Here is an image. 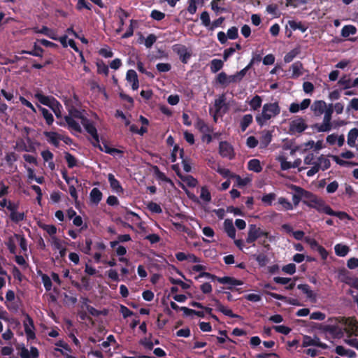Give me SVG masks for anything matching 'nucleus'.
<instances>
[{
  "instance_id": "39448f33",
  "label": "nucleus",
  "mask_w": 358,
  "mask_h": 358,
  "mask_svg": "<svg viewBox=\"0 0 358 358\" xmlns=\"http://www.w3.org/2000/svg\"><path fill=\"white\" fill-rule=\"evenodd\" d=\"M35 97L41 104L48 106L51 109L62 107L60 103L53 96H45L41 92H37L35 94Z\"/></svg>"
},
{
  "instance_id": "cd10ccee",
  "label": "nucleus",
  "mask_w": 358,
  "mask_h": 358,
  "mask_svg": "<svg viewBox=\"0 0 358 358\" xmlns=\"http://www.w3.org/2000/svg\"><path fill=\"white\" fill-rule=\"evenodd\" d=\"M248 169L255 173H260L262 171V167L260 161L257 159H250L248 163Z\"/></svg>"
},
{
  "instance_id": "a18cd8bd",
  "label": "nucleus",
  "mask_w": 358,
  "mask_h": 358,
  "mask_svg": "<svg viewBox=\"0 0 358 358\" xmlns=\"http://www.w3.org/2000/svg\"><path fill=\"white\" fill-rule=\"evenodd\" d=\"M180 310H182L185 315L189 316L192 315H195L199 317H204V312L203 311H198L193 309L188 308L187 307H181Z\"/></svg>"
},
{
  "instance_id": "3c124183",
  "label": "nucleus",
  "mask_w": 358,
  "mask_h": 358,
  "mask_svg": "<svg viewBox=\"0 0 358 358\" xmlns=\"http://www.w3.org/2000/svg\"><path fill=\"white\" fill-rule=\"evenodd\" d=\"M338 85L343 86V90H348L352 87V82L346 75L343 76L338 81Z\"/></svg>"
},
{
  "instance_id": "c9c22d12",
  "label": "nucleus",
  "mask_w": 358,
  "mask_h": 358,
  "mask_svg": "<svg viewBox=\"0 0 358 358\" xmlns=\"http://www.w3.org/2000/svg\"><path fill=\"white\" fill-rule=\"evenodd\" d=\"M357 33V28L354 25H345L341 29V36L344 38L354 35Z\"/></svg>"
},
{
  "instance_id": "ddd939ff",
  "label": "nucleus",
  "mask_w": 358,
  "mask_h": 358,
  "mask_svg": "<svg viewBox=\"0 0 358 358\" xmlns=\"http://www.w3.org/2000/svg\"><path fill=\"white\" fill-rule=\"evenodd\" d=\"M108 180L110 184V187L113 191L117 194L123 193L124 189L113 173H109L108 175Z\"/></svg>"
},
{
  "instance_id": "20e7f679",
  "label": "nucleus",
  "mask_w": 358,
  "mask_h": 358,
  "mask_svg": "<svg viewBox=\"0 0 358 358\" xmlns=\"http://www.w3.org/2000/svg\"><path fill=\"white\" fill-rule=\"evenodd\" d=\"M82 124L84 127L85 131L92 136L94 142L92 143L94 147L96 144L99 145V138L97 133V129L94 126L93 122L88 118H84L82 121Z\"/></svg>"
},
{
  "instance_id": "f257e3e1",
  "label": "nucleus",
  "mask_w": 358,
  "mask_h": 358,
  "mask_svg": "<svg viewBox=\"0 0 358 358\" xmlns=\"http://www.w3.org/2000/svg\"><path fill=\"white\" fill-rule=\"evenodd\" d=\"M280 113V107L278 102L264 104L261 113H258L255 120L259 126L263 127L266 122Z\"/></svg>"
},
{
  "instance_id": "338daca9",
  "label": "nucleus",
  "mask_w": 358,
  "mask_h": 358,
  "mask_svg": "<svg viewBox=\"0 0 358 358\" xmlns=\"http://www.w3.org/2000/svg\"><path fill=\"white\" fill-rule=\"evenodd\" d=\"M5 160L8 165L12 166L17 160V155L14 152H8L5 156Z\"/></svg>"
},
{
  "instance_id": "4468645a",
  "label": "nucleus",
  "mask_w": 358,
  "mask_h": 358,
  "mask_svg": "<svg viewBox=\"0 0 358 358\" xmlns=\"http://www.w3.org/2000/svg\"><path fill=\"white\" fill-rule=\"evenodd\" d=\"M311 208H315L319 213H323L329 215L331 207L330 206L326 204L323 199L318 198V199L316 201V203L313 204Z\"/></svg>"
},
{
  "instance_id": "c756f323",
  "label": "nucleus",
  "mask_w": 358,
  "mask_h": 358,
  "mask_svg": "<svg viewBox=\"0 0 358 358\" xmlns=\"http://www.w3.org/2000/svg\"><path fill=\"white\" fill-rule=\"evenodd\" d=\"M39 110L41 112L43 118L45 120L48 125H51L54 122V117L52 114L45 108L41 106H38Z\"/></svg>"
},
{
  "instance_id": "774afa93",
  "label": "nucleus",
  "mask_w": 358,
  "mask_h": 358,
  "mask_svg": "<svg viewBox=\"0 0 358 358\" xmlns=\"http://www.w3.org/2000/svg\"><path fill=\"white\" fill-rule=\"evenodd\" d=\"M147 208L152 213H161L162 212L161 206L158 203H155L153 201H150L148 204Z\"/></svg>"
},
{
  "instance_id": "412c9836",
  "label": "nucleus",
  "mask_w": 358,
  "mask_h": 358,
  "mask_svg": "<svg viewBox=\"0 0 358 358\" xmlns=\"http://www.w3.org/2000/svg\"><path fill=\"white\" fill-rule=\"evenodd\" d=\"M272 140V134L270 131L264 130L260 138V148H266Z\"/></svg>"
},
{
  "instance_id": "b1692460",
  "label": "nucleus",
  "mask_w": 358,
  "mask_h": 358,
  "mask_svg": "<svg viewBox=\"0 0 358 358\" xmlns=\"http://www.w3.org/2000/svg\"><path fill=\"white\" fill-rule=\"evenodd\" d=\"M44 50L36 43H34L33 50H22L21 54H27L34 57H42Z\"/></svg>"
},
{
  "instance_id": "4d7b16f0",
  "label": "nucleus",
  "mask_w": 358,
  "mask_h": 358,
  "mask_svg": "<svg viewBox=\"0 0 358 358\" xmlns=\"http://www.w3.org/2000/svg\"><path fill=\"white\" fill-rule=\"evenodd\" d=\"M278 203L282 206L284 210H289L293 209V204L285 197H280L278 199Z\"/></svg>"
},
{
  "instance_id": "72a5a7b5",
  "label": "nucleus",
  "mask_w": 358,
  "mask_h": 358,
  "mask_svg": "<svg viewBox=\"0 0 358 358\" xmlns=\"http://www.w3.org/2000/svg\"><path fill=\"white\" fill-rule=\"evenodd\" d=\"M358 138V129L353 128L350 130L348 134V144L350 147H353L355 145V141Z\"/></svg>"
},
{
  "instance_id": "f704fd0d",
  "label": "nucleus",
  "mask_w": 358,
  "mask_h": 358,
  "mask_svg": "<svg viewBox=\"0 0 358 358\" xmlns=\"http://www.w3.org/2000/svg\"><path fill=\"white\" fill-rule=\"evenodd\" d=\"M253 117L251 114H247L243 115L241 120L240 127L242 131H245L246 129L252 122Z\"/></svg>"
},
{
  "instance_id": "dca6fc26",
  "label": "nucleus",
  "mask_w": 358,
  "mask_h": 358,
  "mask_svg": "<svg viewBox=\"0 0 358 358\" xmlns=\"http://www.w3.org/2000/svg\"><path fill=\"white\" fill-rule=\"evenodd\" d=\"M303 203L308 206L309 208H311L313 204L316 203V201L318 199V197L317 195L314 194L311 192L307 191L303 189Z\"/></svg>"
},
{
  "instance_id": "9b49d317",
  "label": "nucleus",
  "mask_w": 358,
  "mask_h": 358,
  "mask_svg": "<svg viewBox=\"0 0 358 358\" xmlns=\"http://www.w3.org/2000/svg\"><path fill=\"white\" fill-rule=\"evenodd\" d=\"M290 188L294 191V194L292 195L293 204L297 206L300 201L303 200V188L295 185H292Z\"/></svg>"
},
{
  "instance_id": "c85d7f7f",
  "label": "nucleus",
  "mask_w": 358,
  "mask_h": 358,
  "mask_svg": "<svg viewBox=\"0 0 358 358\" xmlns=\"http://www.w3.org/2000/svg\"><path fill=\"white\" fill-rule=\"evenodd\" d=\"M334 250L337 256L343 257L348 255L350 251V248L345 245L338 243L334 246Z\"/></svg>"
},
{
  "instance_id": "052dcab7",
  "label": "nucleus",
  "mask_w": 358,
  "mask_h": 358,
  "mask_svg": "<svg viewBox=\"0 0 358 358\" xmlns=\"http://www.w3.org/2000/svg\"><path fill=\"white\" fill-rule=\"evenodd\" d=\"M117 13H118L120 25L122 27L124 24V19L129 16V13L122 8H119Z\"/></svg>"
},
{
  "instance_id": "2eb2a0df",
  "label": "nucleus",
  "mask_w": 358,
  "mask_h": 358,
  "mask_svg": "<svg viewBox=\"0 0 358 358\" xmlns=\"http://www.w3.org/2000/svg\"><path fill=\"white\" fill-rule=\"evenodd\" d=\"M327 107V106L324 101L318 100L313 102L310 108L316 115H320L324 113Z\"/></svg>"
},
{
  "instance_id": "603ef678",
  "label": "nucleus",
  "mask_w": 358,
  "mask_h": 358,
  "mask_svg": "<svg viewBox=\"0 0 358 358\" xmlns=\"http://www.w3.org/2000/svg\"><path fill=\"white\" fill-rule=\"evenodd\" d=\"M14 237L19 241V245L23 252L27 251V241L24 235L15 234Z\"/></svg>"
},
{
  "instance_id": "6ab92c4d",
  "label": "nucleus",
  "mask_w": 358,
  "mask_h": 358,
  "mask_svg": "<svg viewBox=\"0 0 358 358\" xmlns=\"http://www.w3.org/2000/svg\"><path fill=\"white\" fill-rule=\"evenodd\" d=\"M224 2V0H212L210 2L211 9L215 13L216 15H219L223 13H228L229 10L227 8L221 6V4Z\"/></svg>"
},
{
  "instance_id": "2f4dec72",
  "label": "nucleus",
  "mask_w": 358,
  "mask_h": 358,
  "mask_svg": "<svg viewBox=\"0 0 358 358\" xmlns=\"http://www.w3.org/2000/svg\"><path fill=\"white\" fill-rule=\"evenodd\" d=\"M297 288L303 292L304 293L307 298L315 300V294L313 293L312 290L310 289V286L307 284H299L297 286Z\"/></svg>"
},
{
  "instance_id": "13d9d810",
  "label": "nucleus",
  "mask_w": 358,
  "mask_h": 358,
  "mask_svg": "<svg viewBox=\"0 0 358 358\" xmlns=\"http://www.w3.org/2000/svg\"><path fill=\"white\" fill-rule=\"evenodd\" d=\"M200 198L205 202H210L211 201L210 193L206 186L201 187Z\"/></svg>"
},
{
  "instance_id": "5701e85b",
  "label": "nucleus",
  "mask_w": 358,
  "mask_h": 358,
  "mask_svg": "<svg viewBox=\"0 0 358 358\" xmlns=\"http://www.w3.org/2000/svg\"><path fill=\"white\" fill-rule=\"evenodd\" d=\"M224 227L228 236L231 238H234L236 236V229L233 224L232 220L228 219L225 220Z\"/></svg>"
},
{
  "instance_id": "bb28decb",
  "label": "nucleus",
  "mask_w": 358,
  "mask_h": 358,
  "mask_svg": "<svg viewBox=\"0 0 358 358\" xmlns=\"http://www.w3.org/2000/svg\"><path fill=\"white\" fill-rule=\"evenodd\" d=\"M331 123L324 120L322 124L316 123L313 126V128L317 130V132L329 131L331 129Z\"/></svg>"
},
{
  "instance_id": "6e6d98bb",
  "label": "nucleus",
  "mask_w": 358,
  "mask_h": 358,
  "mask_svg": "<svg viewBox=\"0 0 358 358\" xmlns=\"http://www.w3.org/2000/svg\"><path fill=\"white\" fill-rule=\"evenodd\" d=\"M253 257L260 266H265L268 262V258L264 254L254 255Z\"/></svg>"
},
{
  "instance_id": "09e8293b",
  "label": "nucleus",
  "mask_w": 358,
  "mask_h": 358,
  "mask_svg": "<svg viewBox=\"0 0 358 358\" xmlns=\"http://www.w3.org/2000/svg\"><path fill=\"white\" fill-rule=\"evenodd\" d=\"M232 176L236 179V184H234V186L240 188L246 186L250 182V179L248 178H242L239 175L237 174H235Z\"/></svg>"
},
{
  "instance_id": "4be33fe9",
  "label": "nucleus",
  "mask_w": 358,
  "mask_h": 358,
  "mask_svg": "<svg viewBox=\"0 0 358 358\" xmlns=\"http://www.w3.org/2000/svg\"><path fill=\"white\" fill-rule=\"evenodd\" d=\"M214 301L215 302L217 309L222 313L224 315L231 318H236L238 317L236 314H234L231 309L224 306L217 299H214Z\"/></svg>"
},
{
  "instance_id": "79ce46f5",
  "label": "nucleus",
  "mask_w": 358,
  "mask_h": 358,
  "mask_svg": "<svg viewBox=\"0 0 358 358\" xmlns=\"http://www.w3.org/2000/svg\"><path fill=\"white\" fill-rule=\"evenodd\" d=\"M300 52L301 50L299 48H295L292 49L285 55L284 62L285 63L291 62Z\"/></svg>"
},
{
  "instance_id": "680f3d73",
  "label": "nucleus",
  "mask_w": 358,
  "mask_h": 358,
  "mask_svg": "<svg viewBox=\"0 0 358 358\" xmlns=\"http://www.w3.org/2000/svg\"><path fill=\"white\" fill-rule=\"evenodd\" d=\"M43 230H45L51 237L55 236L57 233V227L53 224H43L40 226Z\"/></svg>"
},
{
  "instance_id": "e433bc0d",
  "label": "nucleus",
  "mask_w": 358,
  "mask_h": 358,
  "mask_svg": "<svg viewBox=\"0 0 358 358\" xmlns=\"http://www.w3.org/2000/svg\"><path fill=\"white\" fill-rule=\"evenodd\" d=\"M65 117H72L73 119H80L81 122L83 121V119L87 118L83 115L80 110L73 106L69 109V115H66Z\"/></svg>"
},
{
  "instance_id": "473e14b6",
  "label": "nucleus",
  "mask_w": 358,
  "mask_h": 358,
  "mask_svg": "<svg viewBox=\"0 0 358 358\" xmlns=\"http://www.w3.org/2000/svg\"><path fill=\"white\" fill-rule=\"evenodd\" d=\"M195 127L197 129L200 131V132L203 134L210 133L211 131L210 129L209 128L208 124L204 122V120L199 117L196 118Z\"/></svg>"
},
{
  "instance_id": "0e129e2a",
  "label": "nucleus",
  "mask_w": 358,
  "mask_h": 358,
  "mask_svg": "<svg viewBox=\"0 0 358 358\" xmlns=\"http://www.w3.org/2000/svg\"><path fill=\"white\" fill-rule=\"evenodd\" d=\"M200 19L201 20L202 24L206 27H210V19L209 14L207 11H203L200 15Z\"/></svg>"
},
{
  "instance_id": "f3484780",
  "label": "nucleus",
  "mask_w": 358,
  "mask_h": 358,
  "mask_svg": "<svg viewBox=\"0 0 358 358\" xmlns=\"http://www.w3.org/2000/svg\"><path fill=\"white\" fill-rule=\"evenodd\" d=\"M334 351L337 355L342 357H348V358H355L357 357V354L355 351L345 349L342 345H337Z\"/></svg>"
},
{
  "instance_id": "aec40b11",
  "label": "nucleus",
  "mask_w": 358,
  "mask_h": 358,
  "mask_svg": "<svg viewBox=\"0 0 358 358\" xmlns=\"http://www.w3.org/2000/svg\"><path fill=\"white\" fill-rule=\"evenodd\" d=\"M290 68L292 70V78L294 79L298 78L303 74L302 71L303 69V66L300 61L293 63Z\"/></svg>"
},
{
  "instance_id": "5fc2aeb1",
  "label": "nucleus",
  "mask_w": 358,
  "mask_h": 358,
  "mask_svg": "<svg viewBox=\"0 0 358 358\" xmlns=\"http://www.w3.org/2000/svg\"><path fill=\"white\" fill-rule=\"evenodd\" d=\"M289 25L291 27V29H293L294 31L299 29L302 33L305 32L307 29V27L302 24L301 22H297L294 20L289 21Z\"/></svg>"
},
{
  "instance_id": "c03bdc74",
  "label": "nucleus",
  "mask_w": 358,
  "mask_h": 358,
  "mask_svg": "<svg viewBox=\"0 0 358 358\" xmlns=\"http://www.w3.org/2000/svg\"><path fill=\"white\" fill-rule=\"evenodd\" d=\"M226 101V96L224 94H221L217 99L215 100L214 106L215 108L216 113H218L222 108L224 106Z\"/></svg>"
},
{
  "instance_id": "864d4df0",
  "label": "nucleus",
  "mask_w": 358,
  "mask_h": 358,
  "mask_svg": "<svg viewBox=\"0 0 358 358\" xmlns=\"http://www.w3.org/2000/svg\"><path fill=\"white\" fill-rule=\"evenodd\" d=\"M65 159L67 162L68 167L72 169L77 165V160L76 157L69 152H65Z\"/></svg>"
},
{
  "instance_id": "393cba45",
  "label": "nucleus",
  "mask_w": 358,
  "mask_h": 358,
  "mask_svg": "<svg viewBox=\"0 0 358 358\" xmlns=\"http://www.w3.org/2000/svg\"><path fill=\"white\" fill-rule=\"evenodd\" d=\"M102 192L96 187L93 188L90 194V198L92 203L98 204L102 199Z\"/></svg>"
},
{
  "instance_id": "ea45409f",
  "label": "nucleus",
  "mask_w": 358,
  "mask_h": 358,
  "mask_svg": "<svg viewBox=\"0 0 358 358\" xmlns=\"http://www.w3.org/2000/svg\"><path fill=\"white\" fill-rule=\"evenodd\" d=\"M316 164L319 166V169H322L323 171L328 169L331 166L329 159L324 157L323 155L318 157Z\"/></svg>"
},
{
  "instance_id": "423d86ee",
  "label": "nucleus",
  "mask_w": 358,
  "mask_h": 358,
  "mask_svg": "<svg viewBox=\"0 0 358 358\" xmlns=\"http://www.w3.org/2000/svg\"><path fill=\"white\" fill-rule=\"evenodd\" d=\"M172 50L179 56L180 61L183 64L187 63L191 55L187 52V49L185 45L182 44H175L172 46Z\"/></svg>"
},
{
  "instance_id": "6e6552de",
  "label": "nucleus",
  "mask_w": 358,
  "mask_h": 358,
  "mask_svg": "<svg viewBox=\"0 0 358 358\" xmlns=\"http://www.w3.org/2000/svg\"><path fill=\"white\" fill-rule=\"evenodd\" d=\"M302 346L304 348L308 346H317L322 349H327L328 348V345L326 343H322L318 337L315 336L314 338H312L310 336H303Z\"/></svg>"
},
{
  "instance_id": "4c0bfd02",
  "label": "nucleus",
  "mask_w": 358,
  "mask_h": 358,
  "mask_svg": "<svg viewBox=\"0 0 358 358\" xmlns=\"http://www.w3.org/2000/svg\"><path fill=\"white\" fill-rule=\"evenodd\" d=\"M204 0H189V5L187 6V10L191 15H193L196 12V5L199 4L202 6Z\"/></svg>"
},
{
  "instance_id": "69168bd1",
  "label": "nucleus",
  "mask_w": 358,
  "mask_h": 358,
  "mask_svg": "<svg viewBox=\"0 0 358 358\" xmlns=\"http://www.w3.org/2000/svg\"><path fill=\"white\" fill-rule=\"evenodd\" d=\"M24 327L27 340L29 341L34 339L36 338V335L34 331V329L29 327L28 324L26 322H24Z\"/></svg>"
},
{
  "instance_id": "58836bf2",
  "label": "nucleus",
  "mask_w": 358,
  "mask_h": 358,
  "mask_svg": "<svg viewBox=\"0 0 358 358\" xmlns=\"http://www.w3.org/2000/svg\"><path fill=\"white\" fill-rule=\"evenodd\" d=\"M33 30L35 33L42 34L53 40H57V37H55L53 35H52V30L46 26H43L41 29H39L38 27H34Z\"/></svg>"
},
{
  "instance_id": "9d476101",
  "label": "nucleus",
  "mask_w": 358,
  "mask_h": 358,
  "mask_svg": "<svg viewBox=\"0 0 358 358\" xmlns=\"http://www.w3.org/2000/svg\"><path fill=\"white\" fill-rule=\"evenodd\" d=\"M320 329L324 332L329 333V334L337 337H339L343 334L342 329L336 324H323Z\"/></svg>"
},
{
  "instance_id": "de8ad7c7",
  "label": "nucleus",
  "mask_w": 358,
  "mask_h": 358,
  "mask_svg": "<svg viewBox=\"0 0 358 358\" xmlns=\"http://www.w3.org/2000/svg\"><path fill=\"white\" fill-rule=\"evenodd\" d=\"M103 146L102 147L99 143L96 144V147H98L101 151L105 152L107 154L113 155L115 153H121L122 151L117 148H110L107 143H103Z\"/></svg>"
},
{
  "instance_id": "7ed1b4c3",
  "label": "nucleus",
  "mask_w": 358,
  "mask_h": 358,
  "mask_svg": "<svg viewBox=\"0 0 358 358\" xmlns=\"http://www.w3.org/2000/svg\"><path fill=\"white\" fill-rule=\"evenodd\" d=\"M308 128L305 120L302 117H297L289 122V131L291 134H301Z\"/></svg>"
},
{
  "instance_id": "49530a36",
  "label": "nucleus",
  "mask_w": 358,
  "mask_h": 358,
  "mask_svg": "<svg viewBox=\"0 0 358 358\" xmlns=\"http://www.w3.org/2000/svg\"><path fill=\"white\" fill-rule=\"evenodd\" d=\"M328 215L337 217L341 220L345 219L352 220V217L347 213L344 211H335L331 208Z\"/></svg>"
},
{
  "instance_id": "f8f14e48",
  "label": "nucleus",
  "mask_w": 358,
  "mask_h": 358,
  "mask_svg": "<svg viewBox=\"0 0 358 358\" xmlns=\"http://www.w3.org/2000/svg\"><path fill=\"white\" fill-rule=\"evenodd\" d=\"M311 101L310 99H304L300 104L297 103H292L289 106V112L292 113H298L300 110H305L309 107Z\"/></svg>"
},
{
  "instance_id": "a19ab883",
  "label": "nucleus",
  "mask_w": 358,
  "mask_h": 358,
  "mask_svg": "<svg viewBox=\"0 0 358 358\" xmlns=\"http://www.w3.org/2000/svg\"><path fill=\"white\" fill-rule=\"evenodd\" d=\"M224 66V62L221 59H213L210 62V67L212 73H216L221 70Z\"/></svg>"
},
{
  "instance_id": "f03ea898",
  "label": "nucleus",
  "mask_w": 358,
  "mask_h": 358,
  "mask_svg": "<svg viewBox=\"0 0 358 358\" xmlns=\"http://www.w3.org/2000/svg\"><path fill=\"white\" fill-rule=\"evenodd\" d=\"M269 233L262 230L259 227H257L255 224L250 225L249 231L246 242L249 244L254 243L261 237L268 238Z\"/></svg>"
},
{
  "instance_id": "7c9ffc66",
  "label": "nucleus",
  "mask_w": 358,
  "mask_h": 358,
  "mask_svg": "<svg viewBox=\"0 0 358 358\" xmlns=\"http://www.w3.org/2000/svg\"><path fill=\"white\" fill-rule=\"evenodd\" d=\"M262 103V99L259 95L254 96L252 99L248 101V104L253 110H258L261 108Z\"/></svg>"
},
{
  "instance_id": "bf43d9fd",
  "label": "nucleus",
  "mask_w": 358,
  "mask_h": 358,
  "mask_svg": "<svg viewBox=\"0 0 358 358\" xmlns=\"http://www.w3.org/2000/svg\"><path fill=\"white\" fill-rule=\"evenodd\" d=\"M275 197L276 194L275 193L266 194L262 197V201L267 206H271L272 202L275 199Z\"/></svg>"
},
{
  "instance_id": "1a4fd4ad",
  "label": "nucleus",
  "mask_w": 358,
  "mask_h": 358,
  "mask_svg": "<svg viewBox=\"0 0 358 358\" xmlns=\"http://www.w3.org/2000/svg\"><path fill=\"white\" fill-rule=\"evenodd\" d=\"M217 282L221 284L228 285L227 287L232 290L234 286H239L243 285V281L230 276L220 277L217 279Z\"/></svg>"
},
{
  "instance_id": "37998d69",
  "label": "nucleus",
  "mask_w": 358,
  "mask_h": 358,
  "mask_svg": "<svg viewBox=\"0 0 358 358\" xmlns=\"http://www.w3.org/2000/svg\"><path fill=\"white\" fill-rule=\"evenodd\" d=\"M227 77L228 76L225 72H220L215 78V83L225 87L228 86Z\"/></svg>"
},
{
  "instance_id": "0eeeda50",
  "label": "nucleus",
  "mask_w": 358,
  "mask_h": 358,
  "mask_svg": "<svg viewBox=\"0 0 358 358\" xmlns=\"http://www.w3.org/2000/svg\"><path fill=\"white\" fill-rule=\"evenodd\" d=\"M219 153L222 157L232 159L234 157V148L227 141H221L219 144Z\"/></svg>"
},
{
  "instance_id": "8fccbe9b",
  "label": "nucleus",
  "mask_w": 358,
  "mask_h": 358,
  "mask_svg": "<svg viewBox=\"0 0 358 358\" xmlns=\"http://www.w3.org/2000/svg\"><path fill=\"white\" fill-rule=\"evenodd\" d=\"M10 219L15 223H19L26 218L24 213L22 212H13L10 213Z\"/></svg>"
},
{
  "instance_id": "e2e57ef3",
  "label": "nucleus",
  "mask_w": 358,
  "mask_h": 358,
  "mask_svg": "<svg viewBox=\"0 0 358 358\" xmlns=\"http://www.w3.org/2000/svg\"><path fill=\"white\" fill-rule=\"evenodd\" d=\"M181 180L186 182V184L190 187H194L196 186L198 181L192 176H182Z\"/></svg>"
},
{
  "instance_id": "a211bd4d",
  "label": "nucleus",
  "mask_w": 358,
  "mask_h": 358,
  "mask_svg": "<svg viewBox=\"0 0 358 358\" xmlns=\"http://www.w3.org/2000/svg\"><path fill=\"white\" fill-rule=\"evenodd\" d=\"M44 135L48 138V141L55 147L59 146L60 134L55 131H45Z\"/></svg>"
},
{
  "instance_id": "a878e982",
  "label": "nucleus",
  "mask_w": 358,
  "mask_h": 358,
  "mask_svg": "<svg viewBox=\"0 0 358 358\" xmlns=\"http://www.w3.org/2000/svg\"><path fill=\"white\" fill-rule=\"evenodd\" d=\"M64 120L69 129L76 131V132L81 133L82 129L78 122H76L72 117H64Z\"/></svg>"
}]
</instances>
